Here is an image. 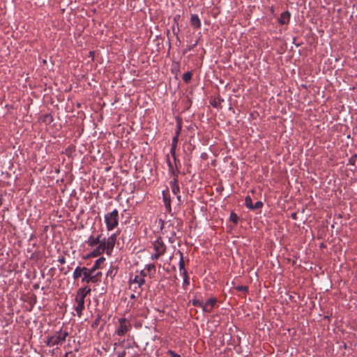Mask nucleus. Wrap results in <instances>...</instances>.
<instances>
[{"label":"nucleus","mask_w":357,"mask_h":357,"mask_svg":"<svg viewBox=\"0 0 357 357\" xmlns=\"http://www.w3.org/2000/svg\"><path fill=\"white\" fill-rule=\"evenodd\" d=\"M168 227H171L172 229L171 236H168V238L169 242L173 243L174 241V236H176V232L174 231V226L172 225L169 224Z\"/></svg>","instance_id":"27"},{"label":"nucleus","mask_w":357,"mask_h":357,"mask_svg":"<svg viewBox=\"0 0 357 357\" xmlns=\"http://www.w3.org/2000/svg\"><path fill=\"white\" fill-rule=\"evenodd\" d=\"M117 234L116 233L112 234L108 238H103V241L101 242L93 250H92L88 255V257H96L104 252L107 255H112L114 248L116 242Z\"/></svg>","instance_id":"1"},{"label":"nucleus","mask_w":357,"mask_h":357,"mask_svg":"<svg viewBox=\"0 0 357 357\" xmlns=\"http://www.w3.org/2000/svg\"><path fill=\"white\" fill-rule=\"evenodd\" d=\"M68 335V332L66 330H63V328H61L59 331H55L53 334L47 337L45 344L50 347L61 344L66 341Z\"/></svg>","instance_id":"4"},{"label":"nucleus","mask_w":357,"mask_h":357,"mask_svg":"<svg viewBox=\"0 0 357 357\" xmlns=\"http://www.w3.org/2000/svg\"><path fill=\"white\" fill-rule=\"evenodd\" d=\"M117 357H124V355L122 354H119Z\"/></svg>","instance_id":"45"},{"label":"nucleus","mask_w":357,"mask_h":357,"mask_svg":"<svg viewBox=\"0 0 357 357\" xmlns=\"http://www.w3.org/2000/svg\"><path fill=\"white\" fill-rule=\"evenodd\" d=\"M146 268L147 270V272L149 273L150 276L155 273L156 268L153 264H147L146 266Z\"/></svg>","instance_id":"23"},{"label":"nucleus","mask_w":357,"mask_h":357,"mask_svg":"<svg viewBox=\"0 0 357 357\" xmlns=\"http://www.w3.org/2000/svg\"><path fill=\"white\" fill-rule=\"evenodd\" d=\"M79 351V347L75 348L74 352H77Z\"/></svg>","instance_id":"43"},{"label":"nucleus","mask_w":357,"mask_h":357,"mask_svg":"<svg viewBox=\"0 0 357 357\" xmlns=\"http://www.w3.org/2000/svg\"><path fill=\"white\" fill-rule=\"evenodd\" d=\"M192 73L190 72H186L183 75V80L184 82L188 83L191 80Z\"/></svg>","instance_id":"26"},{"label":"nucleus","mask_w":357,"mask_h":357,"mask_svg":"<svg viewBox=\"0 0 357 357\" xmlns=\"http://www.w3.org/2000/svg\"><path fill=\"white\" fill-rule=\"evenodd\" d=\"M357 160V154L352 155L349 160V165H355Z\"/></svg>","instance_id":"30"},{"label":"nucleus","mask_w":357,"mask_h":357,"mask_svg":"<svg viewBox=\"0 0 357 357\" xmlns=\"http://www.w3.org/2000/svg\"><path fill=\"white\" fill-rule=\"evenodd\" d=\"M169 185L174 195H178L180 193V187L178 185V178L172 179L169 181Z\"/></svg>","instance_id":"12"},{"label":"nucleus","mask_w":357,"mask_h":357,"mask_svg":"<svg viewBox=\"0 0 357 357\" xmlns=\"http://www.w3.org/2000/svg\"><path fill=\"white\" fill-rule=\"evenodd\" d=\"M83 270H82V268L79 267V266H77L74 272H73V277L75 280H77L82 275H83Z\"/></svg>","instance_id":"20"},{"label":"nucleus","mask_w":357,"mask_h":357,"mask_svg":"<svg viewBox=\"0 0 357 357\" xmlns=\"http://www.w3.org/2000/svg\"><path fill=\"white\" fill-rule=\"evenodd\" d=\"M172 158L174 159V165H176V163L177 164V162H179L176 158V151H174V156H172Z\"/></svg>","instance_id":"37"},{"label":"nucleus","mask_w":357,"mask_h":357,"mask_svg":"<svg viewBox=\"0 0 357 357\" xmlns=\"http://www.w3.org/2000/svg\"><path fill=\"white\" fill-rule=\"evenodd\" d=\"M181 130V125H178L177 130L176 131L175 135L172 138V142L171 144L170 153L172 156H174V151H176L177 144L178 142V136L180 135V132Z\"/></svg>","instance_id":"9"},{"label":"nucleus","mask_w":357,"mask_h":357,"mask_svg":"<svg viewBox=\"0 0 357 357\" xmlns=\"http://www.w3.org/2000/svg\"><path fill=\"white\" fill-rule=\"evenodd\" d=\"M58 261L61 264H64L66 263V259L64 257H59V259H58Z\"/></svg>","instance_id":"36"},{"label":"nucleus","mask_w":357,"mask_h":357,"mask_svg":"<svg viewBox=\"0 0 357 357\" xmlns=\"http://www.w3.org/2000/svg\"><path fill=\"white\" fill-rule=\"evenodd\" d=\"M291 14L289 11L282 12L279 18V23L280 24H287L290 21Z\"/></svg>","instance_id":"14"},{"label":"nucleus","mask_w":357,"mask_h":357,"mask_svg":"<svg viewBox=\"0 0 357 357\" xmlns=\"http://www.w3.org/2000/svg\"><path fill=\"white\" fill-rule=\"evenodd\" d=\"M119 326L116 331V333L119 336H123L126 333L131 330L132 326L126 318L119 319Z\"/></svg>","instance_id":"7"},{"label":"nucleus","mask_w":357,"mask_h":357,"mask_svg":"<svg viewBox=\"0 0 357 357\" xmlns=\"http://www.w3.org/2000/svg\"><path fill=\"white\" fill-rule=\"evenodd\" d=\"M100 320V317H97V318L94 320V321L93 322V324H92V327H93V328H96V327H97V326H98V325L99 324Z\"/></svg>","instance_id":"33"},{"label":"nucleus","mask_w":357,"mask_h":357,"mask_svg":"<svg viewBox=\"0 0 357 357\" xmlns=\"http://www.w3.org/2000/svg\"><path fill=\"white\" fill-rule=\"evenodd\" d=\"M135 298H136V296H135L134 294H132L130 295V298H131V299H135Z\"/></svg>","instance_id":"40"},{"label":"nucleus","mask_w":357,"mask_h":357,"mask_svg":"<svg viewBox=\"0 0 357 357\" xmlns=\"http://www.w3.org/2000/svg\"><path fill=\"white\" fill-rule=\"evenodd\" d=\"M130 283L137 284L138 287L140 288L145 283V280L143 278H139L138 275H135L134 279L130 280Z\"/></svg>","instance_id":"19"},{"label":"nucleus","mask_w":357,"mask_h":357,"mask_svg":"<svg viewBox=\"0 0 357 357\" xmlns=\"http://www.w3.org/2000/svg\"><path fill=\"white\" fill-rule=\"evenodd\" d=\"M178 253L180 255V260H179L178 266H179V270L181 273L183 271V270H185L184 268L185 264H184V261H183V254L181 251H178Z\"/></svg>","instance_id":"22"},{"label":"nucleus","mask_w":357,"mask_h":357,"mask_svg":"<svg viewBox=\"0 0 357 357\" xmlns=\"http://www.w3.org/2000/svg\"><path fill=\"white\" fill-rule=\"evenodd\" d=\"M236 290L241 292H247L248 287L246 285H239L235 287Z\"/></svg>","instance_id":"28"},{"label":"nucleus","mask_w":357,"mask_h":357,"mask_svg":"<svg viewBox=\"0 0 357 357\" xmlns=\"http://www.w3.org/2000/svg\"><path fill=\"white\" fill-rule=\"evenodd\" d=\"M192 303L195 307H199L202 309V310L204 311H208V310L206 309V306L204 305V303L203 301H201L199 299H193L192 301Z\"/></svg>","instance_id":"17"},{"label":"nucleus","mask_w":357,"mask_h":357,"mask_svg":"<svg viewBox=\"0 0 357 357\" xmlns=\"http://www.w3.org/2000/svg\"><path fill=\"white\" fill-rule=\"evenodd\" d=\"M118 272V267L116 266L112 265L109 268V269L107 272V276L111 278H113L115 277Z\"/></svg>","instance_id":"18"},{"label":"nucleus","mask_w":357,"mask_h":357,"mask_svg":"<svg viewBox=\"0 0 357 357\" xmlns=\"http://www.w3.org/2000/svg\"><path fill=\"white\" fill-rule=\"evenodd\" d=\"M140 275H141V276H142V278H144V277H146V273L145 272V271H144V270L141 271V272H140Z\"/></svg>","instance_id":"38"},{"label":"nucleus","mask_w":357,"mask_h":357,"mask_svg":"<svg viewBox=\"0 0 357 357\" xmlns=\"http://www.w3.org/2000/svg\"><path fill=\"white\" fill-rule=\"evenodd\" d=\"M252 198L250 197V196H246L245 198V206L250 209L251 208H252Z\"/></svg>","instance_id":"25"},{"label":"nucleus","mask_w":357,"mask_h":357,"mask_svg":"<svg viewBox=\"0 0 357 357\" xmlns=\"http://www.w3.org/2000/svg\"><path fill=\"white\" fill-rule=\"evenodd\" d=\"M152 245L155 251V252L151 256V259L152 260L158 259L160 257L164 255L166 252L167 246L164 243L162 237L158 236L156 240L153 241Z\"/></svg>","instance_id":"5"},{"label":"nucleus","mask_w":357,"mask_h":357,"mask_svg":"<svg viewBox=\"0 0 357 357\" xmlns=\"http://www.w3.org/2000/svg\"><path fill=\"white\" fill-rule=\"evenodd\" d=\"M67 269H68V270H67L66 271H65V272H64V274H67V273H68V270L70 269V267H69V266H68V267H67Z\"/></svg>","instance_id":"44"},{"label":"nucleus","mask_w":357,"mask_h":357,"mask_svg":"<svg viewBox=\"0 0 357 357\" xmlns=\"http://www.w3.org/2000/svg\"><path fill=\"white\" fill-rule=\"evenodd\" d=\"M64 357H76V355L74 351H70L66 353Z\"/></svg>","instance_id":"34"},{"label":"nucleus","mask_w":357,"mask_h":357,"mask_svg":"<svg viewBox=\"0 0 357 357\" xmlns=\"http://www.w3.org/2000/svg\"><path fill=\"white\" fill-rule=\"evenodd\" d=\"M222 102H224V99L218 96L217 98L211 100L210 103L213 107L220 109L221 108V104Z\"/></svg>","instance_id":"16"},{"label":"nucleus","mask_w":357,"mask_h":357,"mask_svg":"<svg viewBox=\"0 0 357 357\" xmlns=\"http://www.w3.org/2000/svg\"><path fill=\"white\" fill-rule=\"evenodd\" d=\"M105 222L107 231L114 229L119 225V211L114 209L112 212L105 215Z\"/></svg>","instance_id":"6"},{"label":"nucleus","mask_w":357,"mask_h":357,"mask_svg":"<svg viewBox=\"0 0 357 357\" xmlns=\"http://www.w3.org/2000/svg\"><path fill=\"white\" fill-rule=\"evenodd\" d=\"M181 275L183 278V286L188 285L190 284L189 278L188 275V273L186 270H183V271L181 273Z\"/></svg>","instance_id":"24"},{"label":"nucleus","mask_w":357,"mask_h":357,"mask_svg":"<svg viewBox=\"0 0 357 357\" xmlns=\"http://www.w3.org/2000/svg\"><path fill=\"white\" fill-rule=\"evenodd\" d=\"M167 354H169V356H171V357H181L179 354H176L174 351L172 350H169L167 351Z\"/></svg>","instance_id":"32"},{"label":"nucleus","mask_w":357,"mask_h":357,"mask_svg":"<svg viewBox=\"0 0 357 357\" xmlns=\"http://www.w3.org/2000/svg\"><path fill=\"white\" fill-rule=\"evenodd\" d=\"M230 220H231L232 222L236 223L237 221H238V216L236 213H231L230 214Z\"/></svg>","instance_id":"31"},{"label":"nucleus","mask_w":357,"mask_h":357,"mask_svg":"<svg viewBox=\"0 0 357 357\" xmlns=\"http://www.w3.org/2000/svg\"><path fill=\"white\" fill-rule=\"evenodd\" d=\"M102 234H99L97 237H93L92 235L90 236L86 241V243L90 247H94L97 245H100L103 241V238H101Z\"/></svg>","instance_id":"11"},{"label":"nucleus","mask_w":357,"mask_h":357,"mask_svg":"<svg viewBox=\"0 0 357 357\" xmlns=\"http://www.w3.org/2000/svg\"><path fill=\"white\" fill-rule=\"evenodd\" d=\"M43 122L45 124H50L53 121V116L50 114H45L42 117Z\"/></svg>","instance_id":"21"},{"label":"nucleus","mask_w":357,"mask_h":357,"mask_svg":"<svg viewBox=\"0 0 357 357\" xmlns=\"http://www.w3.org/2000/svg\"><path fill=\"white\" fill-rule=\"evenodd\" d=\"M291 218H292L293 219H296V213H293V214L291 215Z\"/></svg>","instance_id":"41"},{"label":"nucleus","mask_w":357,"mask_h":357,"mask_svg":"<svg viewBox=\"0 0 357 357\" xmlns=\"http://www.w3.org/2000/svg\"><path fill=\"white\" fill-rule=\"evenodd\" d=\"M167 164L168 166V172L172 177V179L178 178L180 171L178 169V165L176 163V166H174L169 157H167Z\"/></svg>","instance_id":"8"},{"label":"nucleus","mask_w":357,"mask_h":357,"mask_svg":"<svg viewBox=\"0 0 357 357\" xmlns=\"http://www.w3.org/2000/svg\"><path fill=\"white\" fill-rule=\"evenodd\" d=\"M263 202L261 201H258L255 202V204H252V208H250V210H256L261 208L263 206Z\"/></svg>","instance_id":"29"},{"label":"nucleus","mask_w":357,"mask_h":357,"mask_svg":"<svg viewBox=\"0 0 357 357\" xmlns=\"http://www.w3.org/2000/svg\"><path fill=\"white\" fill-rule=\"evenodd\" d=\"M217 303V299L214 297L210 298L208 300L204 303V305L206 307V309L208 310V311H204L205 312H211L214 307L215 305Z\"/></svg>","instance_id":"15"},{"label":"nucleus","mask_w":357,"mask_h":357,"mask_svg":"<svg viewBox=\"0 0 357 357\" xmlns=\"http://www.w3.org/2000/svg\"><path fill=\"white\" fill-rule=\"evenodd\" d=\"M197 45V41H196L193 45L188 46L187 50H185V52L191 51Z\"/></svg>","instance_id":"35"},{"label":"nucleus","mask_w":357,"mask_h":357,"mask_svg":"<svg viewBox=\"0 0 357 357\" xmlns=\"http://www.w3.org/2000/svg\"><path fill=\"white\" fill-rule=\"evenodd\" d=\"M105 261V258L104 257H100L98 258L93 265L91 268H87L86 267H82L83 278L82 282H85L86 283H98L100 281V277L102 275L100 272H98L94 274L96 270L100 268L101 264H102Z\"/></svg>","instance_id":"2"},{"label":"nucleus","mask_w":357,"mask_h":357,"mask_svg":"<svg viewBox=\"0 0 357 357\" xmlns=\"http://www.w3.org/2000/svg\"><path fill=\"white\" fill-rule=\"evenodd\" d=\"M190 22L191 26L193 28L198 29L201 27V20L197 14H193L191 15Z\"/></svg>","instance_id":"13"},{"label":"nucleus","mask_w":357,"mask_h":357,"mask_svg":"<svg viewBox=\"0 0 357 357\" xmlns=\"http://www.w3.org/2000/svg\"><path fill=\"white\" fill-rule=\"evenodd\" d=\"M176 199L178 200V204H180L182 201H181V196L179 194H178V195H176Z\"/></svg>","instance_id":"39"},{"label":"nucleus","mask_w":357,"mask_h":357,"mask_svg":"<svg viewBox=\"0 0 357 357\" xmlns=\"http://www.w3.org/2000/svg\"><path fill=\"white\" fill-rule=\"evenodd\" d=\"M91 288L84 287L79 288L76 293L74 310L79 317L82 315V312L84 310V299L87 295L91 294Z\"/></svg>","instance_id":"3"},{"label":"nucleus","mask_w":357,"mask_h":357,"mask_svg":"<svg viewBox=\"0 0 357 357\" xmlns=\"http://www.w3.org/2000/svg\"><path fill=\"white\" fill-rule=\"evenodd\" d=\"M162 200L167 212H171V198L168 189L162 192Z\"/></svg>","instance_id":"10"},{"label":"nucleus","mask_w":357,"mask_h":357,"mask_svg":"<svg viewBox=\"0 0 357 357\" xmlns=\"http://www.w3.org/2000/svg\"><path fill=\"white\" fill-rule=\"evenodd\" d=\"M70 347V344H68L67 345L64 346V349H68Z\"/></svg>","instance_id":"42"}]
</instances>
